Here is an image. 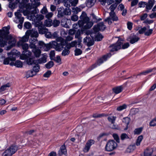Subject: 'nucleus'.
<instances>
[{"instance_id":"6e6d98bb","label":"nucleus","mask_w":156,"mask_h":156,"mask_svg":"<svg viewBox=\"0 0 156 156\" xmlns=\"http://www.w3.org/2000/svg\"><path fill=\"white\" fill-rule=\"evenodd\" d=\"M70 51L69 50L66 49V48H65L62 51V55L63 56L68 55L70 53Z\"/></svg>"},{"instance_id":"6ab92c4d","label":"nucleus","mask_w":156,"mask_h":156,"mask_svg":"<svg viewBox=\"0 0 156 156\" xmlns=\"http://www.w3.org/2000/svg\"><path fill=\"white\" fill-rule=\"evenodd\" d=\"M66 154V147L64 145L61 146L60 150L58 152V154L59 156H61L63 154Z\"/></svg>"},{"instance_id":"bf43d9fd","label":"nucleus","mask_w":156,"mask_h":156,"mask_svg":"<svg viewBox=\"0 0 156 156\" xmlns=\"http://www.w3.org/2000/svg\"><path fill=\"white\" fill-rule=\"evenodd\" d=\"M55 53L54 51H50L49 54V57L51 60L54 59L55 57Z\"/></svg>"},{"instance_id":"4be33fe9","label":"nucleus","mask_w":156,"mask_h":156,"mask_svg":"<svg viewBox=\"0 0 156 156\" xmlns=\"http://www.w3.org/2000/svg\"><path fill=\"white\" fill-rule=\"evenodd\" d=\"M29 39V36L28 34H26V33L25 35L23 36L21 39L20 40L19 42H18V44H21L22 43H24V42L28 41Z\"/></svg>"},{"instance_id":"a211bd4d","label":"nucleus","mask_w":156,"mask_h":156,"mask_svg":"<svg viewBox=\"0 0 156 156\" xmlns=\"http://www.w3.org/2000/svg\"><path fill=\"white\" fill-rule=\"evenodd\" d=\"M40 5V3L39 2H34V3L33 2L32 3L31 6L27 4L26 5V7L27 8L29 9L30 10L32 9V8L35 9H37V7Z\"/></svg>"},{"instance_id":"aec40b11","label":"nucleus","mask_w":156,"mask_h":156,"mask_svg":"<svg viewBox=\"0 0 156 156\" xmlns=\"http://www.w3.org/2000/svg\"><path fill=\"white\" fill-rule=\"evenodd\" d=\"M47 56L46 55H45V56L42 57L40 58L39 59L36 60V64H41L43 63H45L47 62Z\"/></svg>"},{"instance_id":"b1692460","label":"nucleus","mask_w":156,"mask_h":156,"mask_svg":"<svg viewBox=\"0 0 156 156\" xmlns=\"http://www.w3.org/2000/svg\"><path fill=\"white\" fill-rule=\"evenodd\" d=\"M96 0H87L86 3L87 6L88 7H91L94 4Z\"/></svg>"},{"instance_id":"c03bdc74","label":"nucleus","mask_w":156,"mask_h":156,"mask_svg":"<svg viewBox=\"0 0 156 156\" xmlns=\"http://www.w3.org/2000/svg\"><path fill=\"white\" fill-rule=\"evenodd\" d=\"M57 42L59 43L66 44V41L61 37H57L56 39Z\"/></svg>"},{"instance_id":"20e7f679","label":"nucleus","mask_w":156,"mask_h":156,"mask_svg":"<svg viewBox=\"0 0 156 156\" xmlns=\"http://www.w3.org/2000/svg\"><path fill=\"white\" fill-rule=\"evenodd\" d=\"M58 16L61 17L65 15H69L71 13V10L69 8L65 9L63 7H61L58 9Z\"/></svg>"},{"instance_id":"13d9d810","label":"nucleus","mask_w":156,"mask_h":156,"mask_svg":"<svg viewBox=\"0 0 156 156\" xmlns=\"http://www.w3.org/2000/svg\"><path fill=\"white\" fill-rule=\"evenodd\" d=\"M75 55L76 56L80 55L82 54V51L80 49L76 48L74 51Z\"/></svg>"},{"instance_id":"ea45409f","label":"nucleus","mask_w":156,"mask_h":156,"mask_svg":"<svg viewBox=\"0 0 156 156\" xmlns=\"http://www.w3.org/2000/svg\"><path fill=\"white\" fill-rule=\"evenodd\" d=\"M17 3L16 2H9V7L12 9H14L17 7Z\"/></svg>"},{"instance_id":"8fccbe9b","label":"nucleus","mask_w":156,"mask_h":156,"mask_svg":"<svg viewBox=\"0 0 156 156\" xmlns=\"http://www.w3.org/2000/svg\"><path fill=\"white\" fill-rule=\"evenodd\" d=\"M143 130V128L140 127L136 129L134 131L133 133L134 134H140Z\"/></svg>"},{"instance_id":"58836bf2","label":"nucleus","mask_w":156,"mask_h":156,"mask_svg":"<svg viewBox=\"0 0 156 156\" xmlns=\"http://www.w3.org/2000/svg\"><path fill=\"white\" fill-rule=\"evenodd\" d=\"M72 0H64L63 3L65 6L67 8H69L70 6L71 5V1Z\"/></svg>"},{"instance_id":"a878e982","label":"nucleus","mask_w":156,"mask_h":156,"mask_svg":"<svg viewBox=\"0 0 156 156\" xmlns=\"http://www.w3.org/2000/svg\"><path fill=\"white\" fill-rule=\"evenodd\" d=\"M18 44L19 46H21L24 50L23 53L27 51L29 48L28 45L27 43H22L21 44Z\"/></svg>"},{"instance_id":"37998d69","label":"nucleus","mask_w":156,"mask_h":156,"mask_svg":"<svg viewBox=\"0 0 156 156\" xmlns=\"http://www.w3.org/2000/svg\"><path fill=\"white\" fill-rule=\"evenodd\" d=\"M60 23V21L55 19L52 21V25H53L54 27H57L59 25Z\"/></svg>"},{"instance_id":"5fc2aeb1","label":"nucleus","mask_w":156,"mask_h":156,"mask_svg":"<svg viewBox=\"0 0 156 156\" xmlns=\"http://www.w3.org/2000/svg\"><path fill=\"white\" fill-rule=\"evenodd\" d=\"M127 108V105H126L124 104L122 105H121L118 107L116 110L118 111H121L124 109L126 108Z\"/></svg>"},{"instance_id":"f257e3e1","label":"nucleus","mask_w":156,"mask_h":156,"mask_svg":"<svg viewBox=\"0 0 156 156\" xmlns=\"http://www.w3.org/2000/svg\"><path fill=\"white\" fill-rule=\"evenodd\" d=\"M123 41L121 38H119L116 43L114 44L110 45L109 47L112 48L110 50L111 52L116 51L121 48L125 49L129 46V43H126L123 44Z\"/></svg>"},{"instance_id":"de8ad7c7","label":"nucleus","mask_w":156,"mask_h":156,"mask_svg":"<svg viewBox=\"0 0 156 156\" xmlns=\"http://www.w3.org/2000/svg\"><path fill=\"white\" fill-rule=\"evenodd\" d=\"M153 70V69H150L145 71L137 75V76H141L142 75H146L148 73L152 72Z\"/></svg>"},{"instance_id":"7ed1b4c3","label":"nucleus","mask_w":156,"mask_h":156,"mask_svg":"<svg viewBox=\"0 0 156 156\" xmlns=\"http://www.w3.org/2000/svg\"><path fill=\"white\" fill-rule=\"evenodd\" d=\"M18 147L15 145H12L6 150L3 153L2 156H12L18 150Z\"/></svg>"},{"instance_id":"603ef678","label":"nucleus","mask_w":156,"mask_h":156,"mask_svg":"<svg viewBox=\"0 0 156 156\" xmlns=\"http://www.w3.org/2000/svg\"><path fill=\"white\" fill-rule=\"evenodd\" d=\"M23 64L20 61L17 60L15 63L14 66L18 68H21L23 66Z\"/></svg>"},{"instance_id":"052dcab7","label":"nucleus","mask_w":156,"mask_h":156,"mask_svg":"<svg viewBox=\"0 0 156 156\" xmlns=\"http://www.w3.org/2000/svg\"><path fill=\"white\" fill-rule=\"evenodd\" d=\"M24 27L26 29H29L31 27V25L30 22H26L24 23Z\"/></svg>"},{"instance_id":"3c124183","label":"nucleus","mask_w":156,"mask_h":156,"mask_svg":"<svg viewBox=\"0 0 156 156\" xmlns=\"http://www.w3.org/2000/svg\"><path fill=\"white\" fill-rule=\"evenodd\" d=\"M149 126H156V116L150 121L149 123Z\"/></svg>"},{"instance_id":"4d7b16f0","label":"nucleus","mask_w":156,"mask_h":156,"mask_svg":"<svg viewBox=\"0 0 156 156\" xmlns=\"http://www.w3.org/2000/svg\"><path fill=\"white\" fill-rule=\"evenodd\" d=\"M48 44H45L44 42L42 41H40L38 42L39 47L40 48H41L42 47H46L47 48L49 49L47 47V45Z\"/></svg>"},{"instance_id":"a18cd8bd","label":"nucleus","mask_w":156,"mask_h":156,"mask_svg":"<svg viewBox=\"0 0 156 156\" xmlns=\"http://www.w3.org/2000/svg\"><path fill=\"white\" fill-rule=\"evenodd\" d=\"M83 31L81 30H78L76 31V32L75 33V37L76 38H78V39H80V37L81 34H83Z\"/></svg>"},{"instance_id":"864d4df0","label":"nucleus","mask_w":156,"mask_h":156,"mask_svg":"<svg viewBox=\"0 0 156 156\" xmlns=\"http://www.w3.org/2000/svg\"><path fill=\"white\" fill-rule=\"evenodd\" d=\"M120 138L121 140H123L125 139H129V138L126 133H122L121 134Z\"/></svg>"},{"instance_id":"a19ab883","label":"nucleus","mask_w":156,"mask_h":156,"mask_svg":"<svg viewBox=\"0 0 156 156\" xmlns=\"http://www.w3.org/2000/svg\"><path fill=\"white\" fill-rule=\"evenodd\" d=\"M108 115V114H97L96 113L92 115L93 117L94 118H101L103 116H107Z\"/></svg>"},{"instance_id":"0e129e2a","label":"nucleus","mask_w":156,"mask_h":156,"mask_svg":"<svg viewBox=\"0 0 156 156\" xmlns=\"http://www.w3.org/2000/svg\"><path fill=\"white\" fill-rule=\"evenodd\" d=\"M153 31L152 29H149L145 32L144 35L147 36H149L152 33Z\"/></svg>"},{"instance_id":"f704fd0d","label":"nucleus","mask_w":156,"mask_h":156,"mask_svg":"<svg viewBox=\"0 0 156 156\" xmlns=\"http://www.w3.org/2000/svg\"><path fill=\"white\" fill-rule=\"evenodd\" d=\"M11 86V84L9 83H8L7 84L2 86L0 88V92L4 91L6 90L7 88Z\"/></svg>"},{"instance_id":"9d476101","label":"nucleus","mask_w":156,"mask_h":156,"mask_svg":"<svg viewBox=\"0 0 156 156\" xmlns=\"http://www.w3.org/2000/svg\"><path fill=\"white\" fill-rule=\"evenodd\" d=\"M6 37L7 38L8 43L9 44V46L7 47V50H9L15 46L16 41L15 39L11 35L7 34Z\"/></svg>"},{"instance_id":"423d86ee","label":"nucleus","mask_w":156,"mask_h":156,"mask_svg":"<svg viewBox=\"0 0 156 156\" xmlns=\"http://www.w3.org/2000/svg\"><path fill=\"white\" fill-rule=\"evenodd\" d=\"M6 31H5L3 35V36L0 37V46L1 47H4L7 44L8 40L6 37L7 35L9 34V29L7 27H5Z\"/></svg>"},{"instance_id":"79ce46f5","label":"nucleus","mask_w":156,"mask_h":156,"mask_svg":"<svg viewBox=\"0 0 156 156\" xmlns=\"http://www.w3.org/2000/svg\"><path fill=\"white\" fill-rule=\"evenodd\" d=\"M54 63L53 61H50L45 65V67L48 69H50L53 66Z\"/></svg>"},{"instance_id":"bb28decb","label":"nucleus","mask_w":156,"mask_h":156,"mask_svg":"<svg viewBox=\"0 0 156 156\" xmlns=\"http://www.w3.org/2000/svg\"><path fill=\"white\" fill-rule=\"evenodd\" d=\"M112 90L115 94H118L122 91V88L121 86H120L113 88Z\"/></svg>"},{"instance_id":"2f4dec72","label":"nucleus","mask_w":156,"mask_h":156,"mask_svg":"<svg viewBox=\"0 0 156 156\" xmlns=\"http://www.w3.org/2000/svg\"><path fill=\"white\" fill-rule=\"evenodd\" d=\"M52 21L51 19H47L44 22L45 26L48 27H50L52 26Z\"/></svg>"},{"instance_id":"c9c22d12","label":"nucleus","mask_w":156,"mask_h":156,"mask_svg":"<svg viewBox=\"0 0 156 156\" xmlns=\"http://www.w3.org/2000/svg\"><path fill=\"white\" fill-rule=\"evenodd\" d=\"M91 16L92 18V20L93 22L97 23L98 22L101 20L102 19L99 18L98 19L97 16L94 15V13H92L91 15Z\"/></svg>"},{"instance_id":"c85d7f7f","label":"nucleus","mask_w":156,"mask_h":156,"mask_svg":"<svg viewBox=\"0 0 156 156\" xmlns=\"http://www.w3.org/2000/svg\"><path fill=\"white\" fill-rule=\"evenodd\" d=\"M32 51L36 57H39L41 53V51L40 49L37 48H34L32 50Z\"/></svg>"},{"instance_id":"6e6552de","label":"nucleus","mask_w":156,"mask_h":156,"mask_svg":"<svg viewBox=\"0 0 156 156\" xmlns=\"http://www.w3.org/2000/svg\"><path fill=\"white\" fill-rule=\"evenodd\" d=\"M80 20H79L78 23L80 27H82L85 25L86 22L89 20V18L87 16V14L84 12H83L80 16Z\"/></svg>"},{"instance_id":"2eb2a0df","label":"nucleus","mask_w":156,"mask_h":156,"mask_svg":"<svg viewBox=\"0 0 156 156\" xmlns=\"http://www.w3.org/2000/svg\"><path fill=\"white\" fill-rule=\"evenodd\" d=\"M35 27H38V32L40 34H45L47 31H48V29L46 28L43 24L39 26H35Z\"/></svg>"},{"instance_id":"4468645a","label":"nucleus","mask_w":156,"mask_h":156,"mask_svg":"<svg viewBox=\"0 0 156 156\" xmlns=\"http://www.w3.org/2000/svg\"><path fill=\"white\" fill-rule=\"evenodd\" d=\"M26 34L30 36L31 38L37 37L38 36V34L35 30H28L26 31Z\"/></svg>"},{"instance_id":"e2e57ef3","label":"nucleus","mask_w":156,"mask_h":156,"mask_svg":"<svg viewBox=\"0 0 156 156\" xmlns=\"http://www.w3.org/2000/svg\"><path fill=\"white\" fill-rule=\"evenodd\" d=\"M51 74V71L48 70L44 74L43 76L44 77L48 78L50 76Z\"/></svg>"},{"instance_id":"f3484780","label":"nucleus","mask_w":156,"mask_h":156,"mask_svg":"<svg viewBox=\"0 0 156 156\" xmlns=\"http://www.w3.org/2000/svg\"><path fill=\"white\" fill-rule=\"evenodd\" d=\"M154 0H148L146 4V9L147 12H148V10L151 9L154 4Z\"/></svg>"},{"instance_id":"f8f14e48","label":"nucleus","mask_w":156,"mask_h":156,"mask_svg":"<svg viewBox=\"0 0 156 156\" xmlns=\"http://www.w3.org/2000/svg\"><path fill=\"white\" fill-rule=\"evenodd\" d=\"M35 18L34 19L35 26H39L40 25L43 24L41 20L44 19V16L42 14H37L35 16Z\"/></svg>"},{"instance_id":"72a5a7b5","label":"nucleus","mask_w":156,"mask_h":156,"mask_svg":"<svg viewBox=\"0 0 156 156\" xmlns=\"http://www.w3.org/2000/svg\"><path fill=\"white\" fill-rule=\"evenodd\" d=\"M116 119V117L114 116H109L107 118L108 121L112 124H114Z\"/></svg>"},{"instance_id":"4c0bfd02","label":"nucleus","mask_w":156,"mask_h":156,"mask_svg":"<svg viewBox=\"0 0 156 156\" xmlns=\"http://www.w3.org/2000/svg\"><path fill=\"white\" fill-rule=\"evenodd\" d=\"M36 75V73H34L33 70H29L27 72L26 76L28 78L29 77H32Z\"/></svg>"},{"instance_id":"ddd939ff","label":"nucleus","mask_w":156,"mask_h":156,"mask_svg":"<svg viewBox=\"0 0 156 156\" xmlns=\"http://www.w3.org/2000/svg\"><path fill=\"white\" fill-rule=\"evenodd\" d=\"M106 28L104 23L101 22L94 26L93 29L95 32H97L99 31H103Z\"/></svg>"},{"instance_id":"338daca9","label":"nucleus","mask_w":156,"mask_h":156,"mask_svg":"<svg viewBox=\"0 0 156 156\" xmlns=\"http://www.w3.org/2000/svg\"><path fill=\"white\" fill-rule=\"evenodd\" d=\"M113 136L114 137V139L117 142L119 143V137L118 135L115 133H114L113 134Z\"/></svg>"},{"instance_id":"09e8293b","label":"nucleus","mask_w":156,"mask_h":156,"mask_svg":"<svg viewBox=\"0 0 156 156\" xmlns=\"http://www.w3.org/2000/svg\"><path fill=\"white\" fill-rule=\"evenodd\" d=\"M143 137V136L142 135H140L138 137L136 142V146H138L140 145V142L142 141Z\"/></svg>"},{"instance_id":"680f3d73","label":"nucleus","mask_w":156,"mask_h":156,"mask_svg":"<svg viewBox=\"0 0 156 156\" xmlns=\"http://www.w3.org/2000/svg\"><path fill=\"white\" fill-rule=\"evenodd\" d=\"M146 2L141 1L139 2L138 5L140 8L146 7Z\"/></svg>"},{"instance_id":"1a4fd4ad","label":"nucleus","mask_w":156,"mask_h":156,"mask_svg":"<svg viewBox=\"0 0 156 156\" xmlns=\"http://www.w3.org/2000/svg\"><path fill=\"white\" fill-rule=\"evenodd\" d=\"M24 11L22 9H19L17 10V12L15 13V18L14 21L16 23H19L20 22H23L24 18L22 17L21 13L24 14Z\"/></svg>"},{"instance_id":"39448f33","label":"nucleus","mask_w":156,"mask_h":156,"mask_svg":"<svg viewBox=\"0 0 156 156\" xmlns=\"http://www.w3.org/2000/svg\"><path fill=\"white\" fill-rule=\"evenodd\" d=\"M117 146V144L114 140H109L105 146V149L107 151H111L115 149Z\"/></svg>"},{"instance_id":"cd10ccee","label":"nucleus","mask_w":156,"mask_h":156,"mask_svg":"<svg viewBox=\"0 0 156 156\" xmlns=\"http://www.w3.org/2000/svg\"><path fill=\"white\" fill-rule=\"evenodd\" d=\"M95 39L97 41H101L103 38V36L100 33H98L95 34Z\"/></svg>"},{"instance_id":"dca6fc26","label":"nucleus","mask_w":156,"mask_h":156,"mask_svg":"<svg viewBox=\"0 0 156 156\" xmlns=\"http://www.w3.org/2000/svg\"><path fill=\"white\" fill-rule=\"evenodd\" d=\"M140 39L139 37L135 35L133 36H130L127 38V40L129 41L131 44H133L137 42Z\"/></svg>"},{"instance_id":"f03ea898","label":"nucleus","mask_w":156,"mask_h":156,"mask_svg":"<svg viewBox=\"0 0 156 156\" xmlns=\"http://www.w3.org/2000/svg\"><path fill=\"white\" fill-rule=\"evenodd\" d=\"M66 44L59 43L55 41L49 42L47 45V47L50 49L53 48L57 51H59L62 50L64 48V46L66 45Z\"/></svg>"},{"instance_id":"774afa93","label":"nucleus","mask_w":156,"mask_h":156,"mask_svg":"<svg viewBox=\"0 0 156 156\" xmlns=\"http://www.w3.org/2000/svg\"><path fill=\"white\" fill-rule=\"evenodd\" d=\"M147 30V28L146 27H144L142 28H141L140 29L138 33L140 34H143L144 33H145V31Z\"/></svg>"},{"instance_id":"0eeeda50","label":"nucleus","mask_w":156,"mask_h":156,"mask_svg":"<svg viewBox=\"0 0 156 156\" xmlns=\"http://www.w3.org/2000/svg\"><path fill=\"white\" fill-rule=\"evenodd\" d=\"M111 56V54L110 53H108L105 55H103L101 58H100L97 62L91 66V69H93L96 67L97 65L99 66L104 61H106L107 59Z\"/></svg>"},{"instance_id":"c756f323","label":"nucleus","mask_w":156,"mask_h":156,"mask_svg":"<svg viewBox=\"0 0 156 156\" xmlns=\"http://www.w3.org/2000/svg\"><path fill=\"white\" fill-rule=\"evenodd\" d=\"M90 20L87 22H86L85 25L84 26V28L85 29H88L90 28L93 24V22H90Z\"/></svg>"},{"instance_id":"49530a36","label":"nucleus","mask_w":156,"mask_h":156,"mask_svg":"<svg viewBox=\"0 0 156 156\" xmlns=\"http://www.w3.org/2000/svg\"><path fill=\"white\" fill-rule=\"evenodd\" d=\"M35 65L33 67V71L34 72V73H36L38 72L39 71L40 69V66L37 64H35Z\"/></svg>"},{"instance_id":"9b49d317","label":"nucleus","mask_w":156,"mask_h":156,"mask_svg":"<svg viewBox=\"0 0 156 156\" xmlns=\"http://www.w3.org/2000/svg\"><path fill=\"white\" fill-rule=\"evenodd\" d=\"M92 34H91L90 36L92 38L88 36L86 37L83 39V43L87 45L88 47H90L94 45V41L93 39V37L92 36Z\"/></svg>"},{"instance_id":"393cba45","label":"nucleus","mask_w":156,"mask_h":156,"mask_svg":"<svg viewBox=\"0 0 156 156\" xmlns=\"http://www.w3.org/2000/svg\"><path fill=\"white\" fill-rule=\"evenodd\" d=\"M110 17L113 21H117L118 20V17L116 16L115 12H110L109 13Z\"/></svg>"},{"instance_id":"7c9ffc66","label":"nucleus","mask_w":156,"mask_h":156,"mask_svg":"<svg viewBox=\"0 0 156 156\" xmlns=\"http://www.w3.org/2000/svg\"><path fill=\"white\" fill-rule=\"evenodd\" d=\"M121 2V1L120 0L119 2H118V3H115L112 5L109 8V9L111 11L110 12H114V11L118 5Z\"/></svg>"},{"instance_id":"412c9836","label":"nucleus","mask_w":156,"mask_h":156,"mask_svg":"<svg viewBox=\"0 0 156 156\" xmlns=\"http://www.w3.org/2000/svg\"><path fill=\"white\" fill-rule=\"evenodd\" d=\"M34 58L31 57H28L26 58V62L29 65L36 64V60H35Z\"/></svg>"},{"instance_id":"473e14b6","label":"nucleus","mask_w":156,"mask_h":156,"mask_svg":"<svg viewBox=\"0 0 156 156\" xmlns=\"http://www.w3.org/2000/svg\"><path fill=\"white\" fill-rule=\"evenodd\" d=\"M136 146L135 145H130L127 148L126 151L128 153H130L133 152Z\"/></svg>"},{"instance_id":"e433bc0d","label":"nucleus","mask_w":156,"mask_h":156,"mask_svg":"<svg viewBox=\"0 0 156 156\" xmlns=\"http://www.w3.org/2000/svg\"><path fill=\"white\" fill-rule=\"evenodd\" d=\"M61 24L62 26L64 27H69V25L67 23L66 19H63L61 20Z\"/></svg>"},{"instance_id":"5701e85b","label":"nucleus","mask_w":156,"mask_h":156,"mask_svg":"<svg viewBox=\"0 0 156 156\" xmlns=\"http://www.w3.org/2000/svg\"><path fill=\"white\" fill-rule=\"evenodd\" d=\"M122 122L126 124V127L124 129L125 130L127 129L128 128V125L130 121V119L128 117H125L124 118L122 119Z\"/></svg>"},{"instance_id":"69168bd1","label":"nucleus","mask_w":156,"mask_h":156,"mask_svg":"<svg viewBox=\"0 0 156 156\" xmlns=\"http://www.w3.org/2000/svg\"><path fill=\"white\" fill-rule=\"evenodd\" d=\"M53 60H54L57 63H59L61 62V59L60 56L59 55L57 56L56 57H55L54 59Z\"/></svg>"}]
</instances>
